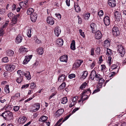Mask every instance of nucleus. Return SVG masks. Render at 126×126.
Returning <instances> with one entry per match:
<instances>
[{"label":"nucleus","instance_id":"1","mask_svg":"<svg viewBox=\"0 0 126 126\" xmlns=\"http://www.w3.org/2000/svg\"><path fill=\"white\" fill-rule=\"evenodd\" d=\"M102 77V76L98 73H97L95 70H93L91 71L90 78L91 79L98 81L101 79Z\"/></svg>","mask_w":126,"mask_h":126},{"label":"nucleus","instance_id":"2","mask_svg":"<svg viewBox=\"0 0 126 126\" xmlns=\"http://www.w3.org/2000/svg\"><path fill=\"white\" fill-rule=\"evenodd\" d=\"M5 68L7 70L12 72L18 69V65L16 63L8 64L6 66Z\"/></svg>","mask_w":126,"mask_h":126},{"label":"nucleus","instance_id":"3","mask_svg":"<svg viewBox=\"0 0 126 126\" xmlns=\"http://www.w3.org/2000/svg\"><path fill=\"white\" fill-rule=\"evenodd\" d=\"M118 51L120 53V55L121 57L124 56L125 54V50L122 46L119 45L117 46Z\"/></svg>","mask_w":126,"mask_h":126},{"label":"nucleus","instance_id":"4","mask_svg":"<svg viewBox=\"0 0 126 126\" xmlns=\"http://www.w3.org/2000/svg\"><path fill=\"white\" fill-rule=\"evenodd\" d=\"M112 33L114 36H118L120 34V31L118 28L116 26H114L112 30Z\"/></svg>","mask_w":126,"mask_h":126},{"label":"nucleus","instance_id":"5","mask_svg":"<svg viewBox=\"0 0 126 126\" xmlns=\"http://www.w3.org/2000/svg\"><path fill=\"white\" fill-rule=\"evenodd\" d=\"M83 62V60H76L73 64V69H76L79 67Z\"/></svg>","mask_w":126,"mask_h":126},{"label":"nucleus","instance_id":"6","mask_svg":"<svg viewBox=\"0 0 126 126\" xmlns=\"http://www.w3.org/2000/svg\"><path fill=\"white\" fill-rule=\"evenodd\" d=\"M32 56V55L25 56V59L23 61V64H27L30 61Z\"/></svg>","mask_w":126,"mask_h":126},{"label":"nucleus","instance_id":"7","mask_svg":"<svg viewBox=\"0 0 126 126\" xmlns=\"http://www.w3.org/2000/svg\"><path fill=\"white\" fill-rule=\"evenodd\" d=\"M37 14L35 13H33L30 16L31 21L33 22H35L37 19Z\"/></svg>","mask_w":126,"mask_h":126},{"label":"nucleus","instance_id":"8","mask_svg":"<svg viewBox=\"0 0 126 126\" xmlns=\"http://www.w3.org/2000/svg\"><path fill=\"white\" fill-rule=\"evenodd\" d=\"M60 60L61 62H64L67 63L68 61V56L66 55H63L60 58Z\"/></svg>","mask_w":126,"mask_h":126},{"label":"nucleus","instance_id":"9","mask_svg":"<svg viewBox=\"0 0 126 126\" xmlns=\"http://www.w3.org/2000/svg\"><path fill=\"white\" fill-rule=\"evenodd\" d=\"M64 110L63 109H58L56 112V116L58 117L60 116L63 113Z\"/></svg>","mask_w":126,"mask_h":126},{"label":"nucleus","instance_id":"10","mask_svg":"<svg viewBox=\"0 0 126 126\" xmlns=\"http://www.w3.org/2000/svg\"><path fill=\"white\" fill-rule=\"evenodd\" d=\"M47 21L48 24L51 25H53L54 23V18L50 17H48L47 18Z\"/></svg>","mask_w":126,"mask_h":126},{"label":"nucleus","instance_id":"11","mask_svg":"<svg viewBox=\"0 0 126 126\" xmlns=\"http://www.w3.org/2000/svg\"><path fill=\"white\" fill-rule=\"evenodd\" d=\"M27 119L26 117L24 116H22L18 119V122L20 124L24 123L26 121Z\"/></svg>","mask_w":126,"mask_h":126},{"label":"nucleus","instance_id":"12","mask_svg":"<svg viewBox=\"0 0 126 126\" xmlns=\"http://www.w3.org/2000/svg\"><path fill=\"white\" fill-rule=\"evenodd\" d=\"M61 30L59 27H57L55 28L54 33L56 36L58 37L61 33Z\"/></svg>","mask_w":126,"mask_h":126},{"label":"nucleus","instance_id":"13","mask_svg":"<svg viewBox=\"0 0 126 126\" xmlns=\"http://www.w3.org/2000/svg\"><path fill=\"white\" fill-rule=\"evenodd\" d=\"M23 37L21 35H18L15 39L16 43L18 44L20 43L22 41Z\"/></svg>","mask_w":126,"mask_h":126},{"label":"nucleus","instance_id":"14","mask_svg":"<svg viewBox=\"0 0 126 126\" xmlns=\"http://www.w3.org/2000/svg\"><path fill=\"white\" fill-rule=\"evenodd\" d=\"M104 21L106 26H108L110 24V19L108 16H106L104 18Z\"/></svg>","mask_w":126,"mask_h":126},{"label":"nucleus","instance_id":"15","mask_svg":"<svg viewBox=\"0 0 126 126\" xmlns=\"http://www.w3.org/2000/svg\"><path fill=\"white\" fill-rule=\"evenodd\" d=\"M108 4L111 7H115L116 5L115 0H108Z\"/></svg>","mask_w":126,"mask_h":126},{"label":"nucleus","instance_id":"16","mask_svg":"<svg viewBox=\"0 0 126 126\" xmlns=\"http://www.w3.org/2000/svg\"><path fill=\"white\" fill-rule=\"evenodd\" d=\"M115 18L116 19H118L119 20L121 17L120 12L118 11H116L114 13Z\"/></svg>","mask_w":126,"mask_h":126},{"label":"nucleus","instance_id":"17","mask_svg":"<svg viewBox=\"0 0 126 126\" xmlns=\"http://www.w3.org/2000/svg\"><path fill=\"white\" fill-rule=\"evenodd\" d=\"M102 36V34L100 31H98L95 33V37L96 39H99L101 38Z\"/></svg>","mask_w":126,"mask_h":126},{"label":"nucleus","instance_id":"18","mask_svg":"<svg viewBox=\"0 0 126 126\" xmlns=\"http://www.w3.org/2000/svg\"><path fill=\"white\" fill-rule=\"evenodd\" d=\"M65 75L63 74H62L59 77L58 81L60 82H63L65 80Z\"/></svg>","mask_w":126,"mask_h":126},{"label":"nucleus","instance_id":"19","mask_svg":"<svg viewBox=\"0 0 126 126\" xmlns=\"http://www.w3.org/2000/svg\"><path fill=\"white\" fill-rule=\"evenodd\" d=\"M7 55L9 57H12L13 56L14 54V51L11 50H8L6 51Z\"/></svg>","mask_w":126,"mask_h":126},{"label":"nucleus","instance_id":"20","mask_svg":"<svg viewBox=\"0 0 126 126\" xmlns=\"http://www.w3.org/2000/svg\"><path fill=\"white\" fill-rule=\"evenodd\" d=\"M28 51V49L24 47H21L19 49V52L22 53H25Z\"/></svg>","mask_w":126,"mask_h":126},{"label":"nucleus","instance_id":"21","mask_svg":"<svg viewBox=\"0 0 126 126\" xmlns=\"http://www.w3.org/2000/svg\"><path fill=\"white\" fill-rule=\"evenodd\" d=\"M28 0H26V1L24 2L22 1L20 2L19 5L20 7L22 8L23 7H26L28 6L27 2Z\"/></svg>","mask_w":126,"mask_h":126},{"label":"nucleus","instance_id":"22","mask_svg":"<svg viewBox=\"0 0 126 126\" xmlns=\"http://www.w3.org/2000/svg\"><path fill=\"white\" fill-rule=\"evenodd\" d=\"M63 40L62 38H60L58 39L56 41V43L59 46H62L63 44Z\"/></svg>","mask_w":126,"mask_h":126},{"label":"nucleus","instance_id":"23","mask_svg":"<svg viewBox=\"0 0 126 126\" xmlns=\"http://www.w3.org/2000/svg\"><path fill=\"white\" fill-rule=\"evenodd\" d=\"M110 40H106L104 42V46L105 48L109 47L110 46Z\"/></svg>","mask_w":126,"mask_h":126},{"label":"nucleus","instance_id":"24","mask_svg":"<svg viewBox=\"0 0 126 126\" xmlns=\"http://www.w3.org/2000/svg\"><path fill=\"white\" fill-rule=\"evenodd\" d=\"M85 93V91H84L81 96L82 101L85 100L87 99L88 98V95Z\"/></svg>","mask_w":126,"mask_h":126},{"label":"nucleus","instance_id":"25","mask_svg":"<svg viewBox=\"0 0 126 126\" xmlns=\"http://www.w3.org/2000/svg\"><path fill=\"white\" fill-rule=\"evenodd\" d=\"M74 7L76 11L78 12L81 11V9L78 4L77 3H74Z\"/></svg>","mask_w":126,"mask_h":126},{"label":"nucleus","instance_id":"26","mask_svg":"<svg viewBox=\"0 0 126 126\" xmlns=\"http://www.w3.org/2000/svg\"><path fill=\"white\" fill-rule=\"evenodd\" d=\"M35 109L33 110L34 111H36L39 110L40 107V105L39 103H36L34 104V106Z\"/></svg>","mask_w":126,"mask_h":126},{"label":"nucleus","instance_id":"27","mask_svg":"<svg viewBox=\"0 0 126 126\" xmlns=\"http://www.w3.org/2000/svg\"><path fill=\"white\" fill-rule=\"evenodd\" d=\"M37 51L39 54L41 55L44 52V49L42 47H40L37 49Z\"/></svg>","mask_w":126,"mask_h":126},{"label":"nucleus","instance_id":"28","mask_svg":"<svg viewBox=\"0 0 126 126\" xmlns=\"http://www.w3.org/2000/svg\"><path fill=\"white\" fill-rule=\"evenodd\" d=\"M89 61H90V63H91L90 65V67L91 69H93L94 67L95 66L96 64V62L94 60L92 62V60H89Z\"/></svg>","mask_w":126,"mask_h":126},{"label":"nucleus","instance_id":"29","mask_svg":"<svg viewBox=\"0 0 126 126\" xmlns=\"http://www.w3.org/2000/svg\"><path fill=\"white\" fill-rule=\"evenodd\" d=\"M75 43V40H73L70 45V48L72 50H74L76 49Z\"/></svg>","mask_w":126,"mask_h":126},{"label":"nucleus","instance_id":"30","mask_svg":"<svg viewBox=\"0 0 126 126\" xmlns=\"http://www.w3.org/2000/svg\"><path fill=\"white\" fill-rule=\"evenodd\" d=\"M47 117L46 116H43L39 119V121L42 122H45L47 119Z\"/></svg>","mask_w":126,"mask_h":126},{"label":"nucleus","instance_id":"31","mask_svg":"<svg viewBox=\"0 0 126 126\" xmlns=\"http://www.w3.org/2000/svg\"><path fill=\"white\" fill-rule=\"evenodd\" d=\"M8 114V111H5L2 113L1 116H2L5 120H7V117Z\"/></svg>","mask_w":126,"mask_h":126},{"label":"nucleus","instance_id":"32","mask_svg":"<svg viewBox=\"0 0 126 126\" xmlns=\"http://www.w3.org/2000/svg\"><path fill=\"white\" fill-rule=\"evenodd\" d=\"M8 117H7V119L10 120L12 119L13 115L12 113L11 112L9 111H8Z\"/></svg>","mask_w":126,"mask_h":126},{"label":"nucleus","instance_id":"33","mask_svg":"<svg viewBox=\"0 0 126 126\" xmlns=\"http://www.w3.org/2000/svg\"><path fill=\"white\" fill-rule=\"evenodd\" d=\"M24 74L28 79L29 80L31 79V76L29 71L26 72V73H24Z\"/></svg>","mask_w":126,"mask_h":126},{"label":"nucleus","instance_id":"34","mask_svg":"<svg viewBox=\"0 0 126 126\" xmlns=\"http://www.w3.org/2000/svg\"><path fill=\"white\" fill-rule=\"evenodd\" d=\"M90 27L92 29L93 33L94 32L95 29L96 28V25L94 23H92L90 24Z\"/></svg>","mask_w":126,"mask_h":126},{"label":"nucleus","instance_id":"35","mask_svg":"<svg viewBox=\"0 0 126 126\" xmlns=\"http://www.w3.org/2000/svg\"><path fill=\"white\" fill-rule=\"evenodd\" d=\"M66 85L65 82H63L58 88L59 90H61L63 89L65 87Z\"/></svg>","mask_w":126,"mask_h":126},{"label":"nucleus","instance_id":"36","mask_svg":"<svg viewBox=\"0 0 126 126\" xmlns=\"http://www.w3.org/2000/svg\"><path fill=\"white\" fill-rule=\"evenodd\" d=\"M34 10L32 8H30L28 9L27 11V14L28 15H31L33 13Z\"/></svg>","mask_w":126,"mask_h":126},{"label":"nucleus","instance_id":"37","mask_svg":"<svg viewBox=\"0 0 126 126\" xmlns=\"http://www.w3.org/2000/svg\"><path fill=\"white\" fill-rule=\"evenodd\" d=\"M12 22L10 23V25H13L16 24L17 21V18H16V17H14L12 18Z\"/></svg>","mask_w":126,"mask_h":126},{"label":"nucleus","instance_id":"38","mask_svg":"<svg viewBox=\"0 0 126 126\" xmlns=\"http://www.w3.org/2000/svg\"><path fill=\"white\" fill-rule=\"evenodd\" d=\"M4 90V91L6 93H9L10 90L8 85H7L5 86Z\"/></svg>","mask_w":126,"mask_h":126},{"label":"nucleus","instance_id":"39","mask_svg":"<svg viewBox=\"0 0 126 126\" xmlns=\"http://www.w3.org/2000/svg\"><path fill=\"white\" fill-rule=\"evenodd\" d=\"M83 73L81 76V78L82 79H85L87 77L88 75V72L86 71H84L83 72Z\"/></svg>","mask_w":126,"mask_h":126},{"label":"nucleus","instance_id":"40","mask_svg":"<svg viewBox=\"0 0 126 126\" xmlns=\"http://www.w3.org/2000/svg\"><path fill=\"white\" fill-rule=\"evenodd\" d=\"M101 70L103 72H106L107 70V69L106 68L105 65L104 64H102L101 65Z\"/></svg>","mask_w":126,"mask_h":126},{"label":"nucleus","instance_id":"41","mask_svg":"<svg viewBox=\"0 0 126 126\" xmlns=\"http://www.w3.org/2000/svg\"><path fill=\"white\" fill-rule=\"evenodd\" d=\"M87 85V83L85 82L82 83L80 87V88L81 89H83Z\"/></svg>","mask_w":126,"mask_h":126},{"label":"nucleus","instance_id":"42","mask_svg":"<svg viewBox=\"0 0 126 126\" xmlns=\"http://www.w3.org/2000/svg\"><path fill=\"white\" fill-rule=\"evenodd\" d=\"M111 60L112 58L111 57L109 56L108 57L107 62L109 65H110L112 63V61Z\"/></svg>","mask_w":126,"mask_h":126},{"label":"nucleus","instance_id":"43","mask_svg":"<svg viewBox=\"0 0 126 126\" xmlns=\"http://www.w3.org/2000/svg\"><path fill=\"white\" fill-rule=\"evenodd\" d=\"M112 53L111 50L110 49L107 48L106 50V55H111L112 54Z\"/></svg>","mask_w":126,"mask_h":126},{"label":"nucleus","instance_id":"44","mask_svg":"<svg viewBox=\"0 0 126 126\" xmlns=\"http://www.w3.org/2000/svg\"><path fill=\"white\" fill-rule=\"evenodd\" d=\"M67 102V97H63L61 103L64 104H66Z\"/></svg>","mask_w":126,"mask_h":126},{"label":"nucleus","instance_id":"45","mask_svg":"<svg viewBox=\"0 0 126 126\" xmlns=\"http://www.w3.org/2000/svg\"><path fill=\"white\" fill-rule=\"evenodd\" d=\"M8 58L7 57L3 58L1 60V61L2 62L5 63L8 62Z\"/></svg>","mask_w":126,"mask_h":126},{"label":"nucleus","instance_id":"46","mask_svg":"<svg viewBox=\"0 0 126 126\" xmlns=\"http://www.w3.org/2000/svg\"><path fill=\"white\" fill-rule=\"evenodd\" d=\"M7 16L10 19L13 18L15 16V15L11 12L8 13Z\"/></svg>","mask_w":126,"mask_h":126},{"label":"nucleus","instance_id":"47","mask_svg":"<svg viewBox=\"0 0 126 126\" xmlns=\"http://www.w3.org/2000/svg\"><path fill=\"white\" fill-rule=\"evenodd\" d=\"M31 29L30 28L27 30V35L29 37H31Z\"/></svg>","mask_w":126,"mask_h":126},{"label":"nucleus","instance_id":"48","mask_svg":"<svg viewBox=\"0 0 126 126\" xmlns=\"http://www.w3.org/2000/svg\"><path fill=\"white\" fill-rule=\"evenodd\" d=\"M23 78L22 76L17 78L16 80V82L18 83H20L22 81Z\"/></svg>","mask_w":126,"mask_h":126},{"label":"nucleus","instance_id":"49","mask_svg":"<svg viewBox=\"0 0 126 126\" xmlns=\"http://www.w3.org/2000/svg\"><path fill=\"white\" fill-rule=\"evenodd\" d=\"M79 97L78 96H76L72 98V101L76 103Z\"/></svg>","mask_w":126,"mask_h":126},{"label":"nucleus","instance_id":"50","mask_svg":"<svg viewBox=\"0 0 126 126\" xmlns=\"http://www.w3.org/2000/svg\"><path fill=\"white\" fill-rule=\"evenodd\" d=\"M100 48L99 47H97L95 50V52L97 55H99L100 53Z\"/></svg>","mask_w":126,"mask_h":126},{"label":"nucleus","instance_id":"51","mask_svg":"<svg viewBox=\"0 0 126 126\" xmlns=\"http://www.w3.org/2000/svg\"><path fill=\"white\" fill-rule=\"evenodd\" d=\"M79 32L80 34V35L83 38H84L85 36L84 35V32H82V30L81 29H80L79 30Z\"/></svg>","mask_w":126,"mask_h":126},{"label":"nucleus","instance_id":"52","mask_svg":"<svg viewBox=\"0 0 126 126\" xmlns=\"http://www.w3.org/2000/svg\"><path fill=\"white\" fill-rule=\"evenodd\" d=\"M90 14L89 13H87L85 15V19H88L90 16Z\"/></svg>","mask_w":126,"mask_h":126},{"label":"nucleus","instance_id":"53","mask_svg":"<svg viewBox=\"0 0 126 126\" xmlns=\"http://www.w3.org/2000/svg\"><path fill=\"white\" fill-rule=\"evenodd\" d=\"M75 77V75L74 74H70L68 76V77L70 79H72L73 78H74Z\"/></svg>","mask_w":126,"mask_h":126},{"label":"nucleus","instance_id":"54","mask_svg":"<svg viewBox=\"0 0 126 126\" xmlns=\"http://www.w3.org/2000/svg\"><path fill=\"white\" fill-rule=\"evenodd\" d=\"M98 14L100 17L101 16L103 15V11L102 10H100L98 12Z\"/></svg>","mask_w":126,"mask_h":126},{"label":"nucleus","instance_id":"55","mask_svg":"<svg viewBox=\"0 0 126 126\" xmlns=\"http://www.w3.org/2000/svg\"><path fill=\"white\" fill-rule=\"evenodd\" d=\"M36 86L35 84L33 83H32L30 85V88L31 89H33Z\"/></svg>","mask_w":126,"mask_h":126},{"label":"nucleus","instance_id":"56","mask_svg":"<svg viewBox=\"0 0 126 126\" xmlns=\"http://www.w3.org/2000/svg\"><path fill=\"white\" fill-rule=\"evenodd\" d=\"M84 91H85V94H90V95L91 93V91L89 89H88L87 90Z\"/></svg>","mask_w":126,"mask_h":126},{"label":"nucleus","instance_id":"57","mask_svg":"<svg viewBox=\"0 0 126 126\" xmlns=\"http://www.w3.org/2000/svg\"><path fill=\"white\" fill-rule=\"evenodd\" d=\"M19 109V106H14V107L13 110L15 111H17Z\"/></svg>","mask_w":126,"mask_h":126},{"label":"nucleus","instance_id":"58","mask_svg":"<svg viewBox=\"0 0 126 126\" xmlns=\"http://www.w3.org/2000/svg\"><path fill=\"white\" fill-rule=\"evenodd\" d=\"M76 104V103L72 101V102H71V104H70L69 107L70 108H71L72 107L75 105Z\"/></svg>","mask_w":126,"mask_h":126},{"label":"nucleus","instance_id":"59","mask_svg":"<svg viewBox=\"0 0 126 126\" xmlns=\"http://www.w3.org/2000/svg\"><path fill=\"white\" fill-rule=\"evenodd\" d=\"M118 67V66L116 64H113L111 67V68L112 69H114Z\"/></svg>","mask_w":126,"mask_h":126},{"label":"nucleus","instance_id":"60","mask_svg":"<svg viewBox=\"0 0 126 126\" xmlns=\"http://www.w3.org/2000/svg\"><path fill=\"white\" fill-rule=\"evenodd\" d=\"M77 17L78 18V23L81 24L82 22V19L79 16H77Z\"/></svg>","mask_w":126,"mask_h":126},{"label":"nucleus","instance_id":"61","mask_svg":"<svg viewBox=\"0 0 126 126\" xmlns=\"http://www.w3.org/2000/svg\"><path fill=\"white\" fill-rule=\"evenodd\" d=\"M56 94V93L55 92L52 93V94L48 98L49 99H50L52 97H53Z\"/></svg>","mask_w":126,"mask_h":126},{"label":"nucleus","instance_id":"62","mask_svg":"<svg viewBox=\"0 0 126 126\" xmlns=\"http://www.w3.org/2000/svg\"><path fill=\"white\" fill-rule=\"evenodd\" d=\"M91 55L92 56H93L94 55V48H92L91 49Z\"/></svg>","mask_w":126,"mask_h":126},{"label":"nucleus","instance_id":"63","mask_svg":"<svg viewBox=\"0 0 126 126\" xmlns=\"http://www.w3.org/2000/svg\"><path fill=\"white\" fill-rule=\"evenodd\" d=\"M115 72H111V74H110L109 77L110 78H111V77H112L113 76H114L115 74Z\"/></svg>","mask_w":126,"mask_h":126},{"label":"nucleus","instance_id":"64","mask_svg":"<svg viewBox=\"0 0 126 126\" xmlns=\"http://www.w3.org/2000/svg\"><path fill=\"white\" fill-rule=\"evenodd\" d=\"M66 5L68 6H70V0H66L65 1Z\"/></svg>","mask_w":126,"mask_h":126}]
</instances>
